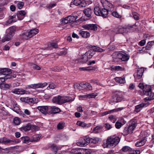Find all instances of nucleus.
<instances>
[{"instance_id": "obj_1", "label": "nucleus", "mask_w": 154, "mask_h": 154, "mask_svg": "<svg viewBox=\"0 0 154 154\" xmlns=\"http://www.w3.org/2000/svg\"><path fill=\"white\" fill-rule=\"evenodd\" d=\"M138 87L143 90L144 95L148 96L144 98V100L145 102L154 99V94L152 92L151 87L150 85H144L143 83H140L138 85Z\"/></svg>"}, {"instance_id": "obj_2", "label": "nucleus", "mask_w": 154, "mask_h": 154, "mask_svg": "<svg viewBox=\"0 0 154 154\" xmlns=\"http://www.w3.org/2000/svg\"><path fill=\"white\" fill-rule=\"evenodd\" d=\"M120 138L116 135H112L107 137L106 141L107 147L112 148L115 147L119 143Z\"/></svg>"}, {"instance_id": "obj_3", "label": "nucleus", "mask_w": 154, "mask_h": 154, "mask_svg": "<svg viewBox=\"0 0 154 154\" xmlns=\"http://www.w3.org/2000/svg\"><path fill=\"white\" fill-rule=\"evenodd\" d=\"M72 101V99L71 97L61 96L60 95L54 97L52 99L53 102L58 104H62Z\"/></svg>"}, {"instance_id": "obj_4", "label": "nucleus", "mask_w": 154, "mask_h": 154, "mask_svg": "<svg viewBox=\"0 0 154 154\" xmlns=\"http://www.w3.org/2000/svg\"><path fill=\"white\" fill-rule=\"evenodd\" d=\"M124 94L122 92H116L111 99L112 101L116 103L121 102L124 99Z\"/></svg>"}, {"instance_id": "obj_5", "label": "nucleus", "mask_w": 154, "mask_h": 154, "mask_svg": "<svg viewBox=\"0 0 154 154\" xmlns=\"http://www.w3.org/2000/svg\"><path fill=\"white\" fill-rule=\"evenodd\" d=\"M117 56V58L123 61H128L130 57L128 54L126 52L123 51L119 52Z\"/></svg>"}, {"instance_id": "obj_6", "label": "nucleus", "mask_w": 154, "mask_h": 154, "mask_svg": "<svg viewBox=\"0 0 154 154\" xmlns=\"http://www.w3.org/2000/svg\"><path fill=\"white\" fill-rule=\"evenodd\" d=\"M103 1V7L107 9L109 11L112 12L114 11V6L111 3L106 0H102L101 2Z\"/></svg>"}, {"instance_id": "obj_7", "label": "nucleus", "mask_w": 154, "mask_h": 154, "mask_svg": "<svg viewBox=\"0 0 154 154\" xmlns=\"http://www.w3.org/2000/svg\"><path fill=\"white\" fill-rule=\"evenodd\" d=\"M82 141L80 142L77 143V145L79 146H84L87 145L88 143H89V137L86 136L81 139Z\"/></svg>"}, {"instance_id": "obj_8", "label": "nucleus", "mask_w": 154, "mask_h": 154, "mask_svg": "<svg viewBox=\"0 0 154 154\" xmlns=\"http://www.w3.org/2000/svg\"><path fill=\"white\" fill-rule=\"evenodd\" d=\"M128 29L124 28L122 26H119L118 28H116L114 29V32L116 34H123L124 33H127L128 32Z\"/></svg>"}, {"instance_id": "obj_9", "label": "nucleus", "mask_w": 154, "mask_h": 154, "mask_svg": "<svg viewBox=\"0 0 154 154\" xmlns=\"http://www.w3.org/2000/svg\"><path fill=\"white\" fill-rule=\"evenodd\" d=\"M128 127L130 130L133 133V131L136 128L137 125L136 121L135 119H133L131 120L128 123Z\"/></svg>"}, {"instance_id": "obj_10", "label": "nucleus", "mask_w": 154, "mask_h": 154, "mask_svg": "<svg viewBox=\"0 0 154 154\" xmlns=\"http://www.w3.org/2000/svg\"><path fill=\"white\" fill-rule=\"evenodd\" d=\"M73 3L75 5L80 8L85 7L87 5L86 2L84 0H74Z\"/></svg>"}, {"instance_id": "obj_11", "label": "nucleus", "mask_w": 154, "mask_h": 154, "mask_svg": "<svg viewBox=\"0 0 154 154\" xmlns=\"http://www.w3.org/2000/svg\"><path fill=\"white\" fill-rule=\"evenodd\" d=\"M35 100L34 98H30L27 97H21L20 98V100L22 102L34 104L36 103Z\"/></svg>"}, {"instance_id": "obj_12", "label": "nucleus", "mask_w": 154, "mask_h": 154, "mask_svg": "<svg viewBox=\"0 0 154 154\" xmlns=\"http://www.w3.org/2000/svg\"><path fill=\"white\" fill-rule=\"evenodd\" d=\"M19 38L21 39H28L30 38L29 30L22 31L21 34L19 35Z\"/></svg>"}, {"instance_id": "obj_13", "label": "nucleus", "mask_w": 154, "mask_h": 154, "mask_svg": "<svg viewBox=\"0 0 154 154\" xmlns=\"http://www.w3.org/2000/svg\"><path fill=\"white\" fill-rule=\"evenodd\" d=\"M88 30H96L97 29V27L94 24H86L83 25L82 27Z\"/></svg>"}, {"instance_id": "obj_14", "label": "nucleus", "mask_w": 154, "mask_h": 154, "mask_svg": "<svg viewBox=\"0 0 154 154\" xmlns=\"http://www.w3.org/2000/svg\"><path fill=\"white\" fill-rule=\"evenodd\" d=\"M47 85V83L45 82L44 83H40L34 84H32L29 85L28 86L31 88L34 89L38 88H40L44 87Z\"/></svg>"}, {"instance_id": "obj_15", "label": "nucleus", "mask_w": 154, "mask_h": 154, "mask_svg": "<svg viewBox=\"0 0 154 154\" xmlns=\"http://www.w3.org/2000/svg\"><path fill=\"white\" fill-rule=\"evenodd\" d=\"M126 123V122L123 119H120L116 123L115 126L117 129H119Z\"/></svg>"}, {"instance_id": "obj_16", "label": "nucleus", "mask_w": 154, "mask_h": 154, "mask_svg": "<svg viewBox=\"0 0 154 154\" xmlns=\"http://www.w3.org/2000/svg\"><path fill=\"white\" fill-rule=\"evenodd\" d=\"M149 104V103L147 101L143 103L140 104L135 106V111L137 112H140L142 109V107H146Z\"/></svg>"}, {"instance_id": "obj_17", "label": "nucleus", "mask_w": 154, "mask_h": 154, "mask_svg": "<svg viewBox=\"0 0 154 154\" xmlns=\"http://www.w3.org/2000/svg\"><path fill=\"white\" fill-rule=\"evenodd\" d=\"M26 14V12L23 10L18 11L17 13V18L19 20H23Z\"/></svg>"}, {"instance_id": "obj_18", "label": "nucleus", "mask_w": 154, "mask_h": 154, "mask_svg": "<svg viewBox=\"0 0 154 154\" xmlns=\"http://www.w3.org/2000/svg\"><path fill=\"white\" fill-rule=\"evenodd\" d=\"M38 109L42 113L45 114L48 111L49 112V106H39L37 107Z\"/></svg>"}, {"instance_id": "obj_19", "label": "nucleus", "mask_w": 154, "mask_h": 154, "mask_svg": "<svg viewBox=\"0 0 154 154\" xmlns=\"http://www.w3.org/2000/svg\"><path fill=\"white\" fill-rule=\"evenodd\" d=\"M49 112L51 114H56L59 112L60 110L59 108L56 106H49Z\"/></svg>"}, {"instance_id": "obj_20", "label": "nucleus", "mask_w": 154, "mask_h": 154, "mask_svg": "<svg viewBox=\"0 0 154 154\" xmlns=\"http://www.w3.org/2000/svg\"><path fill=\"white\" fill-rule=\"evenodd\" d=\"M93 10L90 8L85 9L83 10V13L85 15L88 17L91 16V14L93 13Z\"/></svg>"}, {"instance_id": "obj_21", "label": "nucleus", "mask_w": 154, "mask_h": 154, "mask_svg": "<svg viewBox=\"0 0 154 154\" xmlns=\"http://www.w3.org/2000/svg\"><path fill=\"white\" fill-rule=\"evenodd\" d=\"M79 34L84 38H87L90 36V33L89 32L87 31H83L82 30H81L79 31Z\"/></svg>"}, {"instance_id": "obj_22", "label": "nucleus", "mask_w": 154, "mask_h": 154, "mask_svg": "<svg viewBox=\"0 0 154 154\" xmlns=\"http://www.w3.org/2000/svg\"><path fill=\"white\" fill-rule=\"evenodd\" d=\"M146 141V137H145L142 139L137 141L135 144L136 146L139 147L143 145Z\"/></svg>"}, {"instance_id": "obj_23", "label": "nucleus", "mask_w": 154, "mask_h": 154, "mask_svg": "<svg viewBox=\"0 0 154 154\" xmlns=\"http://www.w3.org/2000/svg\"><path fill=\"white\" fill-rule=\"evenodd\" d=\"M14 142V141L13 140L8 139L5 137H3L0 139V143L5 145L8 144L12 142Z\"/></svg>"}, {"instance_id": "obj_24", "label": "nucleus", "mask_w": 154, "mask_h": 154, "mask_svg": "<svg viewBox=\"0 0 154 154\" xmlns=\"http://www.w3.org/2000/svg\"><path fill=\"white\" fill-rule=\"evenodd\" d=\"M144 72V69L143 68H139L137 70V76L135 78L137 79H140L143 75Z\"/></svg>"}, {"instance_id": "obj_25", "label": "nucleus", "mask_w": 154, "mask_h": 154, "mask_svg": "<svg viewBox=\"0 0 154 154\" xmlns=\"http://www.w3.org/2000/svg\"><path fill=\"white\" fill-rule=\"evenodd\" d=\"M11 72L10 69L6 68L0 69V75L2 74L6 75L11 73Z\"/></svg>"}, {"instance_id": "obj_26", "label": "nucleus", "mask_w": 154, "mask_h": 154, "mask_svg": "<svg viewBox=\"0 0 154 154\" xmlns=\"http://www.w3.org/2000/svg\"><path fill=\"white\" fill-rule=\"evenodd\" d=\"M21 139L23 143L26 144H28L32 141V139H30L28 136L23 137H21Z\"/></svg>"}, {"instance_id": "obj_27", "label": "nucleus", "mask_w": 154, "mask_h": 154, "mask_svg": "<svg viewBox=\"0 0 154 154\" xmlns=\"http://www.w3.org/2000/svg\"><path fill=\"white\" fill-rule=\"evenodd\" d=\"M153 45H154V41L149 42L147 43V45L146 47L143 48V50H145L144 49H145L146 50H150Z\"/></svg>"}, {"instance_id": "obj_28", "label": "nucleus", "mask_w": 154, "mask_h": 154, "mask_svg": "<svg viewBox=\"0 0 154 154\" xmlns=\"http://www.w3.org/2000/svg\"><path fill=\"white\" fill-rule=\"evenodd\" d=\"M16 30V28L13 26L9 28L7 31V33L13 36Z\"/></svg>"}, {"instance_id": "obj_29", "label": "nucleus", "mask_w": 154, "mask_h": 154, "mask_svg": "<svg viewBox=\"0 0 154 154\" xmlns=\"http://www.w3.org/2000/svg\"><path fill=\"white\" fill-rule=\"evenodd\" d=\"M88 60L87 56L85 54L82 55L80 58L79 59V61L83 63H84L87 62Z\"/></svg>"}, {"instance_id": "obj_30", "label": "nucleus", "mask_w": 154, "mask_h": 154, "mask_svg": "<svg viewBox=\"0 0 154 154\" xmlns=\"http://www.w3.org/2000/svg\"><path fill=\"white\" fill-rule=\"evenodd\" d=\"M38 32V30L37 29H34L30 30H29V33L30 38L36 34Z\"/></svg>"}, {"instance_id": "obj_31", "label": "nucleus", "mask_w": 154, "mask_h": 154, "mask_svg": "<svg viewBox=\"0 0 154 154\" xmlns=\"http://www.w3.org/2000/svg\"><path fill=\"white\" fill-rule=\"evenodd\" d=\"M95 52L92 50H90L86 52L85 54L87 56L88 59L91 58L93 55L95 54Z\"/></svg>"}, {"instance_id": "obj_32", "label": "nucleus", "mask_w": 154, "mask_h": 154, "mask_svg": "<svg viewBox=\"0 0 154 154\" xmlns=\"http://www.w3.org/2000/svg\"><path fill=\"white\" fill-rule=\"evenodd\" d=\"M13 36L8 33H7L3 37L2 39V42H4L6 41L10 40L12 38Z\"/></svg>"}, {"instance_id": "obj_33", "label": "nucleus", "mask_w": 154, "mask_h": 154, "mask_svg": "<svg viewBox=\"0 0 154 154\" xmlns=\"http://www.w3.org/2000/svg\"><path fill=\"white\" fill-rule=\"evenodd\" d=\"M14 92L17 94H27L28 91L23 89H16L14 90Z\"/></svg>"}, {"instance_id": "obj_34", "label": "nucleus", "mask_w": 154, "mask_h": 154, "mask_svg": "<svg viewBox=\"0 0 154 154\" xmlns=\"http://www.w3.org/2000/svg\"><path fill=\"white\" fill-rule=\"evenodd\" d=\"M115 81L120 84H124L125 82V78L124 77H117L115 78Z\"/></svg>"}, {"instance_id": "obj_35", "label": "nucleus", "mask_w": 154, "mask_h": 154, "mask_svg": "<svg viewBox=\"0 0 154 154\" xmlns=\"http://www.w3.org/2000/svg\"><path fill=\"white\" fill-rule=\"evenodd\" d=\"M123 109V107H121L117 108L116 109H114L113 110H111L110 111H106L104 112L103 113V115H106L109 113H110L111 112H115L117 111H120L122 110Z\"/></svg>"}, {"instance_id": "obj_36", "label": "nucleus", "mask_w": 154, "mask_h": 154, "mask_svg": "<svg viewBox=\"0 0 154 154\" xmlns=\"http://www.w3.org/2000/svg\"><path fill=\"white\" fill-rule=\"evenodd\" d=\"M32 128V125L29 124H28L26 126H23L20 128L21 131H25L29 130Z\"/></svg>"}, {"instance_id": "obj_37", "label": "nucleus", "mask_w": 154, "mask_h": 154, "mask_svg": "<svg viewBox=\"0 0 154 154\" xmlns=\"http://www.w3.org/2000/svg\"><path fill=\"white\" fill-rule=\"evenodd\" d=\"M15 4L17 5V7L19 9H22L24 5V3L23 2H21L19 1H15Z\"/></svg>"}, {"instance_id": "obj_38", "label": "nucleus", "mask_w": 154, "mask_h": 154, "mask_svg": "<svg viewBox=\"0 0 154 154\" xmlns=\"http://www.w3.org/2000/svg\"><path fill=\"white\" fill-rule=\"evenodd\" d=\"M107 9L104 8L102 9V17L104 18H106L108 15V12Z\"/></svg>"}, {"instance_id": "obj_39", "label": "nucleus", "mask_w": 154, "mask_h": 154, "mask_svg": "<svg viewBox=\"0 0 154 154\" xmlns=\"http://www.w3.org/2000/svg\"><path fill=\"white\" fill-rule=\"evenodd\" d=\"M132 131L129 129L128 127H125L123 131V134L124 136H126L128 134L132 133Z\"/></svg>"}, {"instance_id": "obj_40", "label": "nucleus", "mask_w": 154, "mask_h": 154, "mask_svg": "<svg viewBox=\"0 0 154 154\" xmlns=\"http://www.w3.org/2000/svg\"><path fill=\"white\" fill-rule=\"evenodd\" d=\"M89 143H92L96 144L98 143L99 141V139L97 137L94 138H90L89 137Z\"/></svg>"}, {"instance_id": "obj_41", "label": "nucleus", "mask_w": 154, "mask_h": 154, "mask_svg": "<svg viewBox=\"0 0 154 154\" xmlns=\"http://www.w3.org/2000/svg\"><path fill=\"white\" fill-rule=\"evenodd\" d=\"M101 12V9L98 6H96L95 7L94 9V12L95 14L97 15L98 16L100 15V12Z\"/></svg>"}, {"instance_id": "obj_42", "label": "nucleus", "mask_w": 154, "mask_h": 154, "mask_svg": "<svg viewBox=\"0 0 154 154\" xmlns=\"http://www.w3.org/2000/svg\"><path fill=\"white\" fill-rule=\"evenodd\" d=\"M21 122V120L18 117H15L14 119L13 123L16 125H18Z\"/></svg>"}, {"instance_id": "obj_43", "label": "nucleus", "mask_w": 154, "mask_h": 154, "mask_svg": "<svg viewBox=\"0 0 154 154\" xmlns=\"http://www.w3.org/2000/svg\"><path fill=\"white\" fill-rule=\"evenodd\" d=\"M11 85L10 84H5L1 85V86L0 87L2 89H6L9 88L11 87Z\"/></svg>"}, {"instance_id": "obj_44", "label": "nucleus", "mask_w": 154, "mask_h": 154, "mask_svg": "<svg viewBox=\"0 0 154 154\" xmlns=\"http://www.w3.org/2000/svg\"><path fill=\"white\" fill-rule=\"evenodd\" d=\"M92 50L94 51V52H95V51L102 52L104 51V50L102 49V48L100 47L96 46H94L93 48V49Z\"/></svg>"}, {"instance_id": "obj_45", "label": "nucleus", "mask_w": 154, "mask_h": 154, "mask_svg": "<svg viewBox=\"0 0 154 154\" xmlns=\"http://www.w3.org/2000/svg\"><path fill=\"white\" fill-rule=\"evenodd\" d=\"M111 12L112 15L113 17L116 18H121L122 17V16L120 15H119V14L116 11H114Z\"/></svg>"}, {"instance_id": "obj_46", "label": "nucleus", "mask_w": 154, "mask_h": 154, "mask_svg": "<svg viewBox=\"0 0 154 154\" xmlns=\"http://www.w3.org/2000/svg\"><path fill=\"white\" fill-rule=\"evenodd\" d=\"M50 147L52 151L55 152V154L57 153V152L58 149V148L57 146V145L54 144L51 145Z\"/></svg>"}, {"instance_id": "obj_47", "label": "nucleus", "mask_w": 154, "mask_h": 154, "mask_svg": "<svg viewBox=\"0 0 154 154\" xmlns=\"http://www.w3.org/2000/svg\"><path fill=\"white\" fill-rule=\"evenodd\" d=\"M82 151V154H91V150L89 149H83Z\"/></svg>"}, {"instance_id": "obj_48", "label": "nucleus", "mask_w": 154, "mask_h": 154, "mask_svg": "<svg viewBox=\"0 0 154 154\" xmlns=\"http://www.w3.org/2000/svg\"><path fill=\"white\" fill-rule=\"evenodd\" d=\"M65 123L64 122H60L57 125V127L58 129H63L65 126Z\"/></svg>"}, {"instance_id": "obj_49", "label": "nucleus", "mask_w": 154, "mask_h": 154, "mask_svg": "<svg viewBox=\"0 0 154 154\" xmlns=\"http://www.w3.org/2000/svg\"><path fill=\"white\" fill-rule=\"evenodd\" d=\"M30 65L33 68L36 70H39L41 69V68L40 66L33 63H30Z\"/></svg>"}, {"instance_id": "obj_50", "label": "nucleus", "mask_w": 154, "mask_h": 154, "mask_svg": "<svg viewBox=\"0 0 154 154\" xmlns=\"http://www.w3.org/2000/svg\"><path fill=\"white\" fill-rule=\"evenodd\" d=\"M76 124L79 126H82V127H87L88 125L86 124L85 123L83 122H81L80 121H78Z\"/></svg>"}, {"instance_id": "obj_51", "label": "nucleus", "mask_w": 154, "mask_h": 154, "mask_svg": "<svg viewBox=\"0 0 154 154\" xmlns=\"http://www.w3.org/2000/svg\"><path fill=\"white\" fill-rule=\"evenodd\" d=\"M79 69L80 70H83V71H87L88 70H92L94 69L93 67H92L90 66H88V67H81Z\"/></svg>"}, {"instance_id": "obj_52", "label": "nucleus", "mask_w": 154, "mask_h": 154, "mask_svg": "<svg viewBox=\"0 0 154 154\" xmlns=\"http://www.w3.org/2000/svg\"><path fill=\"white\" fill-rule=\"evenodd\" d=\"M83 148H76L74 149L75 153L77 154H82L81 152H82Z\"/></svg>"}, {"instance_id": "obj_53", "label": "nucleus", "mask_w": 154, "mask_h": 154, "mask_svg": "<svg viewBox=\"0 0 154 154\" xmlns=\"http://www.w3.org/2000/svg\"><path fill=\"white\" fill-rule=\"evenodd\" d=\"M97 93H92L87 94V96L88 97V99L94 98L97 96Z\"/></svg>"}, {"instance_id": "obj_54", "label": "nucleus", "mask_w": 154, "mask_h": 154, "mask_svg": "<svg viewBox=\"0 0 154 154\" xmlns=\"http://www.w3.org/2000/svg\"><path fill=\"white\" fill-rule=\"evenodd\" d=\"M109 119L113 123H115L116 121V118L115 116L113 115H111L109 116Z\"/></svg>"}, {"instance_id": "obj_55", "label": "nucleus", "mask_w": 154, "mask_h": 154, "mask_svg": "<svg viewBox=\"0 0 154 154\" xmlns=\"http://www.w3.org/2000/svg\"><path fill=\"white\" fill-rule=\"evenodd\" d=\"M131 149L129 146H124L122 149V150L124 152H127L128 151H130Z\"/></svg>"}, {"instance_id": "obj_56", "label": "nucleus", "mask_w": 154, "mask_h": 154, "mask_svg": "<svg viewBox=\"0 0 154 154\" xmlns=\"http://www.w3.org/2000/svg\"><path fill=\"white\" fill-rule=\"evenodd\" d=\"M88 99V97L87 96V94L80 95L79 96V100H86Z\"/></svg>"}, {"instance_id": "obj_57", "label": "nucleus", "mask_w": 154, "mask_h": 154, "mask_svg": "<svg viewBox=\"0 0 154 154\" xmlns=\"http://www.w3.org/2000/svg\"><path fill=\"white\" fill-rule=\"evenodd\" d=\"M74 18V17L73 16H69L66 17V18L69 23H72L75 21V19Z\"/></svg>"}, {"instance_id": "obj_58", "label": "nucleus", "mask_w": 154, "mask_h": 154, "mask_svg": "<svg viewBox=\"0 0 154 154\" xmlns=\"http://www.w3.org/2000/svg\"><path fill=\"white\" fill-rule=\"evenodd\" d=\"M101 128V127L97 126L96 127L94 128L93 131L95 133H98L99 132V130Z\"/></svg>"}, {"instance_id": "obj_59", "label": "nucleus", "mask_w": 154, "mask_h": 154, "mask_svg": "<svg viewBox=\"0 0 154 154\" xmlns=\"http://www.w3.org/2000/svg\"><path fill=\"white\" fill-rule=\"evenodd\" d=\"M115 70H116L123 71L125 70V68L123 67H122L119 66H116L114 68Z\"/></svg>"}, {"instance_id": "obj_60", "label": "nucleus", "mask_w": 154, "mask_h": 154, "mask_svg": "<svg viewBox=\"0 0 154 154\" xmlns=\"http://www.w3.org/2000/svg\"><path fill=\"white\" fill-rule=\"evenodd\" d=\"M17 21L16 20H10L9 19V20L7 21H6L5 22V25L7 26L8 25V24H11L12 23V22H16Z\"/></svg>"}, {"instance_id": "obj_61", "label": "nucleus", "mask_w": 154, "mask_h": 154, "mask_svg": "<svg viewBox=\"0 0 154 154\" xmlns=\"http://www.w3.org/2000/svg\"><path fill=\"white\" fill-rule=\"evenodd\" d=\"M140 151L139 150H131L130 154H140Z\"/></svg>"}, {"instance_id": "obj_62", "label": "nucleus", "mask_w": 154, "mask_h": 154, "mask_svg": "<svg viewBox=\"0 0 154 154\" xmlns=\"http://www.w3.org/2000/svg\"><path fill=\"white\" fill-rule=\"evenodd\" d=\"M61 69L58 67H55L51 68L52 70L55 72H59L61 70Z\"/></svg>"}, {"instance_id": "obj_63", "label": "nucleus", "mask_w": 154, "mask_h": 154, "mask_svg": "<svg viewBox=\"0 0 154 154\" xmlns=\"http://www.w3.org/2000/svg\"><path fill=\"white\" fill-rule=\"evenodd\" d=\"M55 87L56 86L55 84L53 83H51L49 84L48 88H49L50 89H54L55 88Z\"/></svg>"}, {"instance_id": "obj_64", "label": "nucleus", "mask_w": 154, "mask_h": 154, "mask_svg": "<svg viewBox=\"0 0 154 154\" xmlns=\"http://www.w3.org/2000/svg\"><path fill=\"white\" fill-rule=\"evenodd\" d=\"M12 109L14 111L16 112H19L20 110L19 108L17 106H14V107Z\"/></svg>"}]
</instances>
